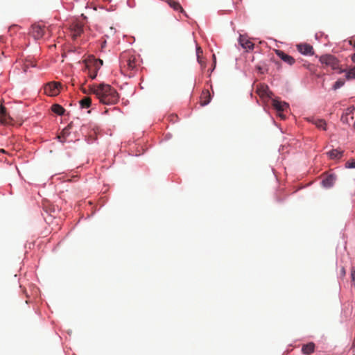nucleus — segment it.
Masks as SVG:
<instances>
[{"instance_id":"1","label":"nucleus","mask_w":355,"mask_h":355,"mask_svg":"<svg viewBox=\"0 0 355 355\" xmlns=\"http://www.w3.org/2000/svg\"><path fill=\"white\" fill-rule=\"evenodd\" d=\"M90 92L103 104H116L119 99L116 90L107 84L94 85L90 87Z\"/></svg>"},{"instance_id":"2","label":"nucleus","mask_w":355,"mask_h":355,"mask_svg":"<svg viewBox=\"0 0 355 355\" xmlns=\"http://www.w3.org/2000/svg\"><path fill=\"white\" fill-rule=\"evenodd\" d=\"M139 66V58L128 52H123L120 57L121 71L130 77L133 76Z\"/></svg>"},{"instance_id":"3","label":"nucleus","mask_w":355,"mask_h":355,"mask_svg":"<svg viewBox=\"0 0 355 355\" xmlns=\"http://www.w3.org/2000/svg\"><path fill=\"white\" fill-rule=\"evenodd\" d=\"M103 65V60L100 59H89L86 62V67L89 70V76L92 79H94L97 76V72Z\"/></svg>"},{"instance_id":"4","label":"nucleus","mask_w":355,"mask_h":355,"mask_svg":"<svg viewBox=\"0 0 355 355\" xmlns=\"http://www.w3.org/2000/svg\"><path fill=\"white\" fill-rule=\"evenodd\" d=\"M320 61L322 64L326 66H329L332 69H336L338 68V60L331 55H325L320 58Z\"/></svg>"},{"instance_id":"5","label":"nucleus","mask_w":355,"mask_h":355,"mask_svg":"<svg viewBox=\"0 0 355 355\" xmlns=\"http://www.w3.org/2000/svg\"><path fill=\"white\" fill-rule=\"evenodd\" d=\"M60 83L53 82L48 83L44 87V92L49 96H57L60 93Z\"/></svg>"},{"instance_id":"6","label":"nucleus","mask_w":355,"mask_h":355,"mask_svg":"<svg viewBox=\"0 0 355 355\" xmlns=\"http://www.w3.org/2000/svg\"><path fill=\"white\" fill-rule=\"evenodd\" d=\"M44 26L40 24H33L31 26V35L35 39L39 40L44 35Z\"/></svg>"},{"instance_id":"7","label":"nucleus","mask_w":355,"mask_h":355,"mask_svg":"<svg viewBox=\"0 0 355 355\" xmlns=\"http://www.w3.org/2000/svg\"><path fill=\"white\" fill-rule=\"evenodd\" d=\"M336 180V175L334 174H323L322 185L324 188H330L333 187Z\"/></svg>"},{"instance_id":"8","label":"nucleus","mask_w":355,"mask_h":355,"mask_svg":"<svg viewBox=\"0 0 355 355\" xmlns=\"http://www.w3.org/2000/svg\"><path fill=\"white\" fill-rule=\"evenodd\" d=\"M297 49L302 54L305 55H312L314 53L313 46L308 44H297Z\"/></svg>"},{"instance_id":"9","label":"nucleus","mask_w":355,"mask_h":355,"mask_svg":"<svg viewBox=\"0 0 355 355\" xmlns=\"http://www.w3.org/2000/svg\"><path fill=\"white\" fill-rule=\"evenodd\" d=\"M0 122L3 124H11L12 119L9 116L6 112V108L1 105L0 107Z\"/></svg>"},{"instance_id":"10","label":"nucleus","mask_w":355,"mask_h":355,"mask_svg":"<svg viewBox=\"0 0 355 355\" xmlns=\"http://www.w3.org/2000/svg\"><path fill=\"white\" fill-rule=\"evenodd\" d=\"M276 53L279 58H281L284 62L288 63L289 65H293L295 62V59L292 56L285 53L282 51L277 50Z\"/></svg>"},{"instance_id":"11","label":"nucleus","mask_w":355,"mask_h":355,"mask_svg":"<svg viewBox=\"0 0 355 355\" xmlns=\"http://www.w3.org/2000/svg\"><path fill=\"white\" fill-rule=\"evenodd\" d=\"M73 122L69 123L66 128H64L61 134L58 136L59 141L62 143L66 142V137L70 135V130L72 128Z\"/></svg>"},{"instance_id":"12","label":"nucleus","mask_w":355,"mask_h":355,"mask_svg":"<svg viewBox=\"0 0 355 355\" xmlns=\"http://www.w3.org/2000/svg\"><path fill=\"white\" fill-rule=\"evenodd\" d=\"M257 93L258 94L262 97H270V91L269 90L268 87L266 85H259L257 87Z\"/></svg>"},{"instance_id":"13","label":"nucleus","mask_w":355,"mask_h":355,"mask_svg":"<svg viewBox=\"0 0 355 355\" xmlns=\"http://www.w3.org/2000/svg\"><path fill=\"white\" fill-rule=\"evenodd\" d=\"M308 121L314 124L318 128H320L323 130H327V123L324 119H315L313 117L308 119Z\"/></svg>"},{"instance_id":"14","label":"nucleus","mask_w":355,"mask_h":355,"mask_svg":"<svg viewBox=\"0 0 355 355\" xmlns=\"http://www.w3.org/2000/svg\"><path fill=\"white\" fill-rule=\"evenodd\" d=\"M272 106L278 112H283L288 108V103H286V102H282V101L276 100V99L272 101Z\"/></svg>"},{"instance_id":"15","label":"nucleus","mask_w":355,"mask_h":355,"mask_svg":"<svg viewBox=\"0 0 355 355\" xmlns=\"http://www.w3.org/2000/svg\"><path fill=\"white\" fill-rule=\"evenodd\" d=\"M83 31V27L81 24H76L71 27V35L73 40L79 37Z\"/></svg>"},{"instance_id":"16","label":"nucleus","mask_w":355,"mask_h":355,"mask_svg":"<svg viewBox=\"0 0 355 355\" xmlns=\"http://www.w3.org/2000/svg\"><path fill=\"white\" fill-rule=\"evenodd\" d=\"M211 101V95L207 89H205L202 92L200 96V105L202 106L207 105Z\"/></svg>"},{"instance_id":"17","label":"nucleus","mask_w":355,"mask_h":355,"mask_svg":"<svg viewBox=\"0 0 355 355\" xmlns=\"http://www.w3.org/2000/svg\"><path fill=\"white\" fill-rule=\"evenodd\" d=\"M343 151L338 149H333L327 153L329 157L332 159H339L342 157Z\"/></svg>"},{"instance_id":"18","label":"nucleus","mask_w":355,"mask_h":355,"mask_svg":"<svg viewBox=\"0 0 355 355\" xmlns=\"http://www.w3.org/2000/svg\"><path fill=\"white\" fill-rule=\"evenodd\" d=\"M314 349L315 344L313 343H309L302 346V352L304 354H310L314 352Z\"/></svg>"},{"instance_id":"19","label":"nucleus","mask_w":355,"mask_h":355,"mask_svg":"<svg viewBox=\"0 0 355 355\" xmlns=\"http://www.w3.org/2000/svg\"><path fill=\"white\" fill-rule=\"evenodd\" d=\"M168 5L173 8L175 10H180L181 12H184L182 7L179 3V2L175 1V0H168Z\"/></svg>"},{"instance_id":"20","label":"nucleus","mask_w":355,"mask_h":355,"mask_svg":"<svg viewBox=\"0 0 355 355\" xmlns=\"http://www.w3.org/2000/svg\"><path fill=\"white\" fill-rule=\"evenodd\" d=\"M51 110L58 115H62L65 112V110L58 104H54L51 107Z\"/></svg>"},{"instance_id":"21","label":"nucleus","mask_w":355,"mask_h":355,"mask_svg":"<svg viewBox=\"0 0 355 355\" xmlns=\"http://www.w3.org/2000/svg\"><path fill=\"white\" fill-rule=\"evenodd\" d=\"M92 104V100L89 97H85L80 101V105L82 108H88Z\"/></svg>"},{"instance_id":"22","label":"nucleus","mask_w":355,"mask_h":355,"mask_svg":"<svg viewBox=\"0 0 355 355\" xmlns=\"http://www.w3.org/2000/svg\"><path fill=\"white\" fill-rule=\"evenodd\" d=\"M202 55V49H201L200 46H196V55H197V60H198V62L200 64H202V59H201V56Z\"/></svg>"},{"instance_id":"23","label":"nucleus","mask_w":355,"mask_h":355,"mask_svg":"<svg viewBox=\"0 0 355 355\" xmlns=\"http://www.w3.org/2000/svg\"><path fill=\"white\" fill-rule=\"evenodd\" d=\"M347 79L355 78V67L349 69L346 73Z\"/></svg>"},{"instance_id":"24","label":"nucleus","mask_w":355,"mask_h":355,"mask_svg":"<svg viewBox=\"0 0 355 355\" xmlns=\"http://www.w3.org/2000/svg\"><path fill=\"white\" fill-rule=\"evenodd\" d=\"M255 68L261 74H263L267 71V69L263 64H258L255 66Z\"/></svg>"},{"instance_id":"25","label":"nucleus","mask_w":355,"mask_h":355,"mask_svg":"<svg viewBox=\"0 0 355 355\" xmlns=\"http://www.w3.org/2000/svg\"><path fill=\"white\" fill-rule=\"evenodd\" d=\"M345 84V81L342 79H339L337 81L335 82L334 85H333V89L334 90H336L341 87H343Z\"/></svg>"},{"instance_id":"26","label":"nucleus","mask_w":355,"mask_h":355,"mask_svg":"<svg viewBox=\"0 0 355 355\" xmlns=\"http://www.w3.org/2000/svg\"><path fill=\"white\" fill-rule=\"evenodd\" d=\"M254 44L249 41H245V53L248 52L250 50H252L254 49Z\"/></svg>"},{"instance_id":"27","label":"nucleus","mask_w":355,"mask_h":355,"mask_svg":"<svg viewBox=\"0 0 355 355\" xmlns=\"http://www.w3.org/2000/svg\"><path fill=\"white\" fill-rule=\"evenodd\" d=\"M345 167L349 168H355V160L352 159L347 162L345 164Z\"/></svg>"},{"instance_id":"28","label":"nucleus","mask_w":355,"mask_h":355,"mask_svg":"<svg viewBox=\"0 0 355 355\" xmlns=\"http://www.w3.org/2000/svg\"><path fill=\"white\" fill-rule=\"evenodd\" d=\"M340 120L343 123H348V115H346L345 113H343L341 116Z\"/></svg>"},{"instance_id":"29","label":"nucleus","mask_w":355,"mask_h":355,"mask_svg":"<svg viewBox=\"0 0 355 355\" xmlns=\"http://www.w3.org/2000/svg\"><path fill=\"white\" fill-rule=\"evenodd\" d=\"M355 110V107L354 106L348 107L345 112H344L346 115H349L353 113L354 110Z\"/></svg>"},{"instance_id":"30","label":"nucleus","mask_w":355,"mask_h":355,"mask_svg":"<svg viewBox=\"0 0 355 355\" xmlns=\"http://www.w3.org/2000/svg\"><path fill=\"white\" fill-rule=\"evenodd\" d=\"M239 42L240 44V45L244 48V40L243 39V35H240L239 36Z\"/></svg>"},{"instance_id":"31","label":"nucleus","mask_w":355,"mask_h":355,"mask_svg":"<svg viewBox=\"0 0 355 355\" xmlns=\"http://www.w3.org/2000/svg\"><path fill=\"white\" fill-rule=\"evenodd\" d=\"M346 274V270H345V268L344 267H342V268L340 269V275L344 277Z\"/></svg>"},{"instance_id":"32","label":"nucleus","mask_w":355,"mask_h":355,"mask_svg":"<svg viewBox=\"0 0 355 355\" xmlns=\"http://www.w3.org/2000/svg\"><path fill=\"white\" fill-rule=\"evenodd\" d=\"M245 58H250L251 59V61L253 62L254 60V55H250L248 56V55L245 54Z\"/></svg>"},{"instance_id":"33","label":"nucleus","mask_w":355,"mask_h":355,"mask_svg":"<svg viewBox=\"0 0 355 355\" xmlns=\"http://www.w3.org/2000/svg\"><path fill=\"white\" fill-rule=\"evenodd\" d=\"M352 60L353 61V62H355V53L352 55Z\"/></svg>"},{"instance_id":"34","label":"nucleus","mask_w":355,"mask_h":355,"mask_svg":"<svg viewBox=\"0 0 355 355\" xmlns=\"http://www.w3.org/2000/svg\"><path fill=\"white\" fill-rule=\"evenodd\" d=\"M106 45V41H104L102 44V48H104Z\"/></svg>"},{"instance_id":"35","label":"nucleus","mask_w":355,"mask_h":355,"mask_svg":"<svg viewBox=\"0 0 355 355\" xmlns=\"http://www.w3.org/2000/svg\"><path fill=\"white\" fill-rule=\"evenodd\" d=\"M349 43H350V44L353 45L355 47V42L354 44H352V42L350 41Z\"/></svg>"},{"instance_id":"36","label":"nucleus","mask_w":355,"mask_h":355,"mask_svg":"<svg viewBox=\"0 0 355 355\" xmlns=\"http://www.w3.org/2000/svg\"><path fill=\"white\" fill-rule=\"evenodd\" d=\"M279 115L280 117L284 118V116L282 114L280 113Z\"/></svg>"},{"instance_id":"37","label":"nucleus","mask_w":355,"mask_h":355,"mask_svg":"<svg viewBox=\"0 0 355 355\" xmlns=\"http://www.w3.org/2000/svg\"><path fill=\"white\" fill-rule=\"evenodd\" d=\"M213 57H214V60H216L215 55H213ZM214 63H216V60H214Z\"/></svg>"},{"instance_id":"38","label":"nucleus","mask_w":355,"mask_h":355,"mask_svg":"<svg viewBox=\"0 0 355 355\" xmlns=\"http://www.w3.org/2000/svg\"><path fill=\"white\" fill-rule=\"evenodd\" d=\"M83 93H86V91L84 89H83Z\"/></svg>"},{"instance_id":"39","label":"nucleus","mask_w":355,"mask_h":355,"mask_svg":"<svg viewBox=\"0 0 355 355\" xmlns=\"http://www.w3.org/2000/svg\"><path fill=\"white\" fill-rule=\"evenodd\" d=\"M214 67H215V65H214V67L212 68V69H211V72L213 70H214Z\"/></svg>"},{"instance_id":"40","label":"nucleus","mask_w":355,"mask_h":355,"mask_svg":"<svg viewBox=\"0 0 355 355\" xmlns=\"http://www.w3.org/2000/svg\"><path fill=\"white\" fill-rule=\"evenodd\" d=\"M203 64H204V63L202 62V64H201V65L203 66V67H205V65H203Z\"/></svg>"},{"instance_id":"41","label":"nucleus","mask_w":355,"mask_h":355,"mask_svg":"<svg viewBox=\"0 0 355 355\" xmlns=\"http://www.w3.org/2000/svg\"><path fill=\"white\" fill-rule=\"evenodd\" d=\"M353 127H354V129L355 130V123H354V126Z\"/></svg>"}]
</instances>
